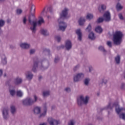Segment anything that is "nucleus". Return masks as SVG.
I'll list each match as a JSON object with an SVG mask.
<instances>
[{"instance_id": "1", "label": "nucleus", "mask_w": 125, "mask_h": 125, "mask_svg": "<svg viewBox=\"0 0 125 125\" xmlns=\"http://www.w3.org/2000/svg\"><path fill=\"white\" fill-rule=\"evenodd\" d=\"M28 21L31 25L30 30L32 31V33H36L37 31V25L41 26L42 24L44 23V20H43V18L42 17H40L39 21H37V19L34 14L29 16Z\"/></svg>"}, {"instance_id": "2", "label": "nucleus", "mask_w": 125, "mask_h": 125, "mask_svg": "<svg viewBox=\"0 0 125 125\" xmlns=\"http://www.w3.org/2000/svg\"><path fill=\"white\" fill-rule=\"evenodd\" d=\"M69 10L68 8H64L60 14V18L58 20L59 22V28L61 31H65L66 28H67V24L66 22H64L63 21L64 19H67L68 18V11Z\"/></svg>"}, {"instance_id": "3", "label": "nucleus", "mask_w": 125, "mask_h": 125, "mask_svg": "<svg viewBox=\"0 0 125 125\" xmlns=\"http://www.w3.org/2000/svg\"><path fill=\"white\" fill-rule=\"evenodd\" d=\"M114 108H115V111L118 115L120 114V113H121V112H123V113H124V114H125V107H120V105H119V103H118V102L114 103H109L108 105L104 108V109L105 110H108L109 109L110 110H112Z\"/></svg>"}, {"instance_id": "4", "label": "nucleus", "mask_w": 125, "mask_h": 125, "mask_svg": "<svg viewBox=\"0 0 125 125\" xmlns=\"http://www.w3.org/2000/svg\"><path fill=\"white\" fill-rule=\"evenodd\" d=\"M38 96L36 95H33V99L32 98L28 97L21 101V102L24 106H31V105H33L35 104L37 101H38Z\"/></svg>"}, {"instance_id": "5", "label": "nucleus", "mask_w": 125, "mask_h": 125, "mask_svg": "<svg viewBox=\"0 0 125 125\" xmlns=\"http://www.w3.org/2000/svg\"><path fill=\"white\" fill-rule=\"evenodd\" d=\"M123 32L121 31H116L113 35V41L114 44L119 45L122 43V40L123 39Z\"/></svg>"}, {"instance_id": "6", "label": "nucleus", "mask_w": 125, "mask_h": 125, "mask_svg": "<svg viewBox=\"0 0 125 125\" xmlns=\"http://www.w3.org/2000/svg\"><path fill=\"white\" fill-rule=\"evenodd\" d=\"M48 67H44L42 66V64L40 62H34L32 71H33V72L34 73H36V72H37L39 69H40V70H42V71H44V70Z\"/></svg>"}, {"instance_id": "7", "label": "nucleus", "mask_w": 125, "mask_h": 125, "mask_svg": "<svg viewBox=\"0 0 125 125\" xmlns=\"http://www.w3.org/2000/svg\"><path fill=\"white\" fill-rule=\"evenodd\" d=\"M88 100H89V97L86 96L84 97L83 96H81L77 99V103L79 106H82L83 104L86 105L88 103Z\"/></svg>"}, {"instance_id": "8", "label": "nucleus", "mask_w": 125, "mask_h": 125, "mask_svg": "<svg viewBox=\"0 0 125 125\" xmlns=\"http://www.w3.org/2000/svg\"><path fill=\"white\" fill-rule=\"evenodd\" d=\"M84 77V74L83 73H79L76 74L74 75L73 77V80L74 82H80V81H82V79H83Z\"/></svg>"}, {"instance_id": "9", "label": "nucleus", "mask_w": 125, "mask_h": 125, "mask_svg": "<svg viewBox=\"0 0 125 125\" xmlns=\"http://www.w3.org/2000/svg\"><path fill=\"white\" fill-rule=\"evenodd\" d=\"M103 18L105 22H110L111 21V13L109 11L104 12L103 15Z\"/></svg>"}, {"instance_id": "10", "label": "nucleus", "mask_w": 125, "mask_h": 125, "mask_svg": "<svg viewBox=\"0 0 125 125\" xmlns=\"http://www.w3.org/2000/svg\"><path fill=\"white\" fill-rule=\"evenodd\" d=\"M47 121L50 125H58L60 123L59 120H55L51 117L49 118Z\"/></svg>"}, {"instance_id": "11", "label": "nucleus", "mask_w": 125, "mask_h": 125, "mask_svg": "<svg viewBox=\"0 0 125 125\" xmlns=\"http://www.w3.org/2000/svg\"><path fill=\"white\" fill-rule=\"evenodd\" d=\"M24 75L25 76L26 79H27V80H28V81H32L34 77V75L30 71H26Z\"/></svg>"}, {"instance_id": "12", "label": "nucleus", "mask_w": 125, "mask_h": 125, "mask_svg": "<svg viewBox=\"0 0 125 125\" xmlns=\"http://www.w3.org/2000/svg\"><path fill=\"white\" fill-rule=\"evenodd\" d=\"M20 46L22 49H29L31 47V44L27 42H21L20 44Z\"/></svg>"}, {"instance_id": "13", "label": "nucleus", "mask_w": 125, "mask_h": 125, "mask_svg": "<svg viewBox=\"0 0 125 125\" xmlns=\"http://www.w3.org/2000/svg\"><path fill=\"white\" fill-rule=\"evenodd\" d=\"M9 111V109H8V108L7 107H6L3 109L2 115L5 120L8 119V117H9V115H8Z\"/></svg>"}, {"instance_id": "14", "label": "nucleus", "mask_w": 125, "mask_h": 125, "mask_svg": "<svg viewBox=\"0 0 125 125\" xmlns=\"http://www.w3.org/2000/svg\"><path fill=\"white\" fill-rule=\"evenodd\" d=\"M28 6L30 8V15H32V14L35 15V10H36V7H35V5L33 4L32 2H29Z\"/></svg>"}, {"instance_id": "15", "label": "nucleus", "mask_w": 125, "mask_h": 125, "mask_svg": "<svg viewBox=\"0 0 125 125\" xmlns=\"http://www.w3.org/2000/svg\"><path fill=\"white\" fill-rule=\"evenodd\" d=\"M107 6L105 4H101L99 6L98 10L101 13H103L104 10H106Z\"/></svg>"}, {"instance_id": "16", "label": "nucleus", "mask_w": 125, "mask_h": 125, "mask_svg": "<svg viewBox=\"0 0 125 125\" xmlns=\"http://www.w3.org/2000/svg\"><path fill=\"white\" fill-rule=\"evenodd\" d=\"M85 21H86L85 18L82 17L78 20V24L80 26H83L84 23H85Z\"/></svg>"}, {"instance_id": "17", "label": "nucleus", "mask_w": 125, "mask_h": 125, "mask_svg": "<svg viewBox=\"0 0 125 125\" xmlns=\"http://www.w3.org/2000/svg\"><path fill=\"white\" fill-rule=\"evenodd\" d=\"M0 56L1 59V62L2 64H3V65H5V64H6L7 62L5 54H4V53H2L0 54Z\"/></svg>"}, {"instance_id": "18", "label": "nucleus", "mask_w": 125, "mask_h": 125, "mask_svg": "<svg viewBox=\"0 0 125 125\" xmlns=\"http://www.w3.org/2000/svg\"><path fill=\"white\" fill-rule=\"evenodd\" d=\"M78 38V41H80V42H82V40L83 39V34L82 33V31L81 29H77L76 32Z\"/></svg>"}, {"instance_id": "19", "label": "nucleus", "mask_w": 125, "mask_h": 125, "mask_svg": "<svg viewBox=\"0 0 125 125\" xmlns=\"http://www.w3.org/2000/svg\"><path fill=\"white\" fill-rule=\"evenodd\" d=\"M65 47L67 50H70L72 48V42L70 40L65 42Z\"/></svg>"}, {"instance_id": "20", "label": "nucleus", "mask_w": 125, "mask_h": 125, "mask_svg": "<svg viewBox=\"0 0 125 125\" xmlns=\"http://www.w3.org/2000/svg\"><path fill=\"white\" fill-rule=\"evenodd\" d=\"M22 82H23V79L20 77H17L14 80L15 84H20L22 83Z\"/></svg>"}, {"instance_id": "21", "label": "nucleus", "mask_w": 125, "mask_h": 125, "mask_svg": "<svg viewBox=\"0 0 125 125\" xmlns=\"http://www.w3.org/2000/svg\"><path fill=\"white\" fill-rule=\"evenodd\" d=\"M42 109L40 107L36 106L33 109V112L36 115H38L41 113Z\"/></svg>"}, {"instance_id": "22", "label": "nucleus", "mask_w": 125, "mask_h": 125, "mask_svg": "<svg viewBox=\"0 0 125 125\" xmlns=\"http://www.w3.org/2000/svg\"><path fill=\"white\" fill-rule=\"evenodd\" d=\"M47 111V108L46 107V104H45V105H44L43 112L40 115V118H42V117H45Z\"/></svg>"}, {"instance_id": "23", "label": "nucleus", "mask_w": 125, "mask_h": 125, "mask_svg": "<svg viewBox=\"0 0 125 125\" xmlns=\"http://www.w3.org/2000/svg\"><path fill=\"white\" fill-rule=\"evenodd\" d=\"M95 31L97 33H98L99 34H101L102 32H103V29H102V28H101V26H98L95 28Z\"/></svg>"}, {"instance_id": "24", "label": "nucleus", "mask_w": 125, "mask_h": 125, "mask_svg": "<svg viewBox=\"0 0 125 125\" xmlns=\"http://www.w3.org/2000/svg\"><path fill=\"white\" fill-rule=\"evenodd\" d=\"M86 19L87 20H91L93 19V14L88 13L86 15Z\"/></svg>"}, {"instance_id": "25", "label": "nucleus", "mask_w": 125, "mask_h": 125, "mask_svg": "<svg viewBox=\"0 0 125 125\" xmlns=\"http://www.w3.org/2000/svg\"><path fill=\"white\" fill-rule=\"evenodd\" d=\"M88 38L90 39V40L93 41L95 40L96 37H95V35H94V33H93V32H91L88 35Z\"/></svg>"}, {"instance_id": "26", "label": "nucleus", "mask_w": 125, "mask_h": 125, "mask_svg": "<svg viewBox=\"0 0 125 125\" xmlns=\"http://www.w3.org/2000/svg\"><path fill=\"white\" fill-rule=\"evenodd\" d=\"M124 8V6L122 5L121 3H118L116 5V9L118 10V11H120L122 10Z\"/></svg>"}, {"instance_id": "27", "label": "nucleus", "mask_w": 125, "mask_h": 125, "mask_svg": "<svg viewBox=\"0 0 125 125\" xmlns=\"http://www.w3.org/2000/svg\"><path fill=\"white\" fill-rule=\"evenodd\" d=\"M11 113L12 114V115H14L15 113H16V108L15 107V106L12 105H11Z\"/></svg>"}, {"instance_id": "28", "label": "nucleus", "mask_w": 125, "mask_h": 125, "mask_svg": "<svg viewBox=\"0 0 125 125\" xmlns=\"http://www.w3.org/2000/svg\"><path fill=\"white\" fill-rule=\"evenodd\" d=\"M41 32L42 35H43L44 36H48L49 35L48 31H47V30L46 29H42Z\"/></svg>"}, {"instance_id": "29", "label": "nucleus", "mask_w": 125, "mask_h": 125, "mask_svg": "<svg viewBox=\"0 0 125 125\" xmlns=\"http://www.w3.org/2000/svg\"><path fill=\"white\" fill-rule=\"evenodd\" d=\"M115 61L116 64H120L121 63V57L118 55L115 58Z\"/></svg>"}, {"instance_id": "30", "label": "nucleus", "mask_w": 125, "mask_h": 125, "mask_svg": "<svg viewBox=\"0 0 125 125\" xmlns=\"http://www.w3.org/2000/svg\"><path fill=\"white\" fill-rule=\"evenodd\" d=\"M99 49L101 51H102V52H103L104 54H106V53H107V51H106V50H105V49L104 48V47H103L102 46H100L99 47Z\"/></svg>"}, {"instance_id": "31", "label": "nucleus", "mask_w": 125, "mask_h": 125, "mask_svg": "<svg viewBox=\"0 0 125 125\" xmlns=\"http://www.w3.org/2000/svg\"><path fill=\"white\" fill-rule=\"evenodd\" d=\"M50 92L49 91H44L42 93V96L43 97H46L49 95Z\"/></svg>"}, {"instance_id": "32", "label": "nucleus", "mask_w": 125, "mask_h": 125, "mask_svg": "<svg viewBox=\"0 0 125 125\" xmlns=\"http://www.w3.org/2000/svg\"><path fill=\"white\" fill-rule=\"evenodd\" d=\"M17 95L19 97H22L23 96V92L21 90H19L17 92Z\"/></svg>"}, {"instance_id": "33", "label": "nucleus", "mask_w": 125, "mask_h": 125, "mask_svg": "<svg viewBox=\"0 0 125 125\" xmlns=\"http://www.w3.org/2000/svg\"><path fill=\"white\" fill-rule=\"evenodd\" d=\"M5 24V21L3 20H0V28H2L3 26H4Z\"/></svg>"}, {"instance_id": "34", "label": "nucleus", "mask_w": 125, "mask_h": 125, "mask_svg": "<svg viewBox=\"0 0 125 125\" xmlns=\"http://www.w3.org/2000/svg\"><path fill=\"white\" fill-rule=\"evenodd\" d=\"M9 92H10V95H11V96H14V95H15V93H16V92L15 91V90H14V89H10Z\"/></svg>"}, {"instance_id": "35", "label": "nucleus", "mask_w": 125, "mask_h": 125, "mask_svg": "<svg viewBox=\"0 0 125 125\" xmlns=\"http://www.w3.org/2000/svg\"><path fill=\"white\" fill-rule=\"evenodd\" d=\"M119 118L120 119H122V120H124V121H125V113H122L121 114H119Z\"/></svg>"}, {"instance_id": "36", "label": "nucleus", "mask_w": 125, "mask_h": 125, "mask_svg": "<svg viewBox=\"0 0 125 125\" xmlns=\"http://www.w3.org/2000/svg\"><path fill=\"white\" fill-rule=\"evenodd\" d=\"M90 81V79L89 78H86L84 81V83L85 85H87L88 84L89 82Z\"/></svg>"}, {"instance_id": "37", "label": "nucleus", "mask_w": 125, "mask_h": 125, "mask_svg": "<svg viewBox=\"0 0 125 125\" xmlns=\"http://www.w3.org/2000/svg\"><path fill=\"white\" fill-rule=\"evenodd\" d=\"M104 21V18H99L98 19L97 22V23H102Z\"/></svg>"}, {"instance_id": "38", "label": "nucleus", "mask_w": 125, "mask_h": 125, "mask_svg": "<svg viewBox=\"0 0 125 125\" xmlns=\"http://www.w3.org/2000/svg\"><path fill=\"white\" fill-rule=\"evenodd\" d=\"M86 31L87 32H90V31H91V24L90 23L88 24V26L86 28Z\"/></svg>"}, {"instance_id": "39", "label": "nucleus", "mask_w": 125, "mask_h": 125, "mask_svg": "<svg viewBox=\"0 0 125 125\" xmlns=\"http://www.w3.org/2000/svg\"><path fill=\"white\" fill-rule=\"evenodd\" d=\"M118 17L120 19V20H124L125 18H124V16H123V14L119 13L118 14Z\"/></svg>"}, {"instance_id": "40", "label": "nucleus", "mask_w": 125, "mask_h": 125, "mask_svg": "<svg viewBox=\"0 0 125 125\" xmlns=\"http://www.w3.org/2000/svg\"><path fill=\"white\" fill-rule=\"evenodd\" d=\"M75 123L74 120H71L68 122V125H75Z\"/></svg>"}, {"instance_id": "41", "label": "nucleus", "mask_w": 125, "mask_h": 125, "mask_svg": "<svg viewBox=\"0 0 125 125\" xmlns=\"http://www.w3.org/2000/svg\"><path fill=\"white\" fill-rule=\"evenodd\" d=\"M55 40L56 41H57V42H59L61 41V37L59 36H57L55 37Z\"/></svg>"}, {"instance_id": "42", "label": "nucleus", "mask_w": 125, "mask_h": 125, "mask_svg": "<svg viewBox=\"0 0 125 125\" xmlns=\"http://www.w3.org/2000/svg\"><path fill=\"white\" fill-rule=\"evenodd\" d=\"M36 52V50L35 49H31L29 51L30 54H34Z\"/></svg>"}, {"instance_id": "43", "label": "nucleus", "mask_w": 125, "mask_h": 125, "mask_svg": "<svg viewBox=\"0 0 125 125\" xmlns=\"http://www.w3.org/2000/svg\"><path fill=\"white\" fill-rule=\"evenodd\" d=\"M88 68L89 69V72L90 73H91L92 72V71H93V67H92V66L91 65H89L88 66Z\"/></svg>"}, {"instance_id": "44", "label": "nucleus", "mask_w": 125, "mask_h": 125, "mask_svg": "<svg viewBox=\"0 0 125 125\" xmlns=\"http://www.w3.org/2000/svg\"><path fill=\"white\" fill-rule=\"evenodd\" d=\"M21 13H22V10L21 9H18L17 10V14L18 15H20Z\"/></svg>"}, {"instance_id": "45", "label": "nucleus", "mask_w": 125, "mask_h": 125, "mask_svg": "<svg viewBox=\"0 0 125 125\" xmlns=\"http://www.w3.org/2000/svg\"><path fill=\"white\" fill-rule=\"evenodd\" d=\"M106 44L107 45H108V46H109V47H112V42L110 41H107L106 42Z\"/></svg>"}, {"instance_id": "46", "label": "nucleus", "mask_w": 125, "mask_h": 125, "mask_svg": "<svg viewBox=\"0 0 125 125\" xmlns=\"http://www.w3.org/2000/svg\"><path fill=\"white\" fill-rule=\"evenodd\" d=\"M64 90L66 92H70V91H71V88H70V87H66L65 88Z\"/></svg>"}, {"instance_id": "47", "label": "nucleus", "mask_w": 125, "mask_h": 125, "mask_svg": "<svg viewBox=\"0 0 125 125\" xmlns=\"http://www.w3.org/2000/svg\"><path fill=\"white\" fill-rule=\"evenodd\" d=\"M26 22H27V18H26V17H24L23 19V24H26Z\"/></svg>"}, {"instance_id": "48", "label": "nucleus", "mask_w": 125, "mask_h": 125, "mask_svg": "<svg viewBox=\"0 0 125 125\" xmlns=\"http://www.w3.org/2000/svg\"><path fill=\"white\" fill-rule=\"evenodd\" d=\"M80 68V65H77L74 68V71H77Z\"/></svg>"}, {"instance_id": "49", "label": "nucleus", "mask_w": 125, "mask_h": 125, "mask_svg": "<svg viewBox=\"0 0 125 125\" xmlns=\"http://www.w3.org/2000/svg\"><path fill=\"white\" fill-rule=\"evenodd\" d=\"M121 88H122L123 89H125V83H122Z\"/></svg>"}, {"instance_id": "50", "label": "nucleus", "mask_w": 125, "mask_h": 125, "mask_svg": "<svg viewBox=\"0 0 125 125\" xmlns=\"http://www.w3.org/2000/svg\"><path fill=\"white\" fill-rule=\"evenodd\" d=\"M54 61L55 63H57L59 61V58H56Z\"/></svg>"}, {"instance_id": "51", "label": "nucleus", "mask_w": 125, "mask_h": 125, "mask_svg": "<svg viewBox=\"0 0 125 125\" xmlns=\"http://www.w3.org/2000/svg\"><path fill=\"white\" fill-rule=\"evenodd\" d=\"M45 9H44V10H43V11L42 13V15H44L45 14H46V12H45Z\"/></svg>"}, {"instance_id": "52", "label": "nucleus", "mask_w": 125, "mask_h": 125, "mask_svg": "<svg viewBox=\"0 0 125 125\" xmlns=\"http://www.w3.org/2000/svg\"><path fill=\"white\" fill-rule=\"evenodd\" d=\"M48 11H49L50 12H52V8L51 7H49V8H48Z\"/></svg>"}, {"instance_id": "53", "label": "nucleus", "mask_w": 125, "mask_h": 125, "mask_svg": "<svg viewBox=\"0 0 125 125\" xmlns=\"http://www.w3.org/2000/svg\"><path fill=\"white\" fill-rule=\"evenodd\" d=\"M104 83V79H102V80H101V81L99 82L100 84L101 83Z\"/></svg>"}, {"instance_id": "54", "label": "nucleus", "mask_w": 125, "mask_h": 125, "mask_svg": "<svg viewBox=\"0 0 125 125\" xmlns=\"http://www.w3.org/2000/svg\"><path fill=\"white\" fill-rule=\"evenodd\" d=\"M2 76V70H0V77H1Z\"/></svg>"}, {"instance_id": "55", "label": "nucleus", "mask_w": 125, "mask_h": 125, "mask_svg": "<svg viewBox=\"0 0 125 125\" xmlns=\"http://www.w3.org/2000/svg\"><path fill=\"white\" fill-rule=\"evenodd\" d=\"M39 125H47V124H46V123H41V124H40Z\"/></svg>"}, {"instance_id": "56", "label": "nucleus", "mask_w": 125, "mask_h": 125, "mask_svg": "<svg viewBox=\"0 0 125 125\" xmlns=\"http://www.w3.org/2000/svg\"><path fill=\"white\" fill-rule=\"evenodd\" d=\"M7 22V23H10V20H8Z\"/></svg>"}, {"instance_id": "57", "label": "nucleus", "mask_w": 125, "mask_h": 125, "mask_svg": "<svg viewBox=\"0 0 125 125\" xmlns=\"http://www.w3.org/2000/svg\"><path fill=\"white\" fill-rule=\"evenodd\" d=\"M61 48H64V45H61Z\"/></svg>"}, {"instance_id": "58", "label": "nucleus", "mask_w": 125, "mask_h": 125, "mask_svg": "<svg viewBox=\"0 0 125 125\" xmlns=\"http://www.w3.org/2000/svg\"><path fill=\"white\" fill-rule=\"evenodd\" d=\"M4 0H0V1L1 2H2V1H4Z\"/></svg>"}, {"instance_id": "59", "label": "nucleus", "mask_w": 125, "mask_h": 125, "mask_svg": "<svg viewBox=\"0 0 125 125\" xmlns=\"http://www.w3.org/2000/svg\"><path fill=\"white\" fill-rule=\"evenodd\" d=\"M47 18H48V19H49V18H50V17L49 16H48Z\"/></svg>"}, {"instance_id": "60", "label": "nucleus", "mask_w": 125, "mask_h": 125, "mask_svg": "<svg viewBox=\"0 0 125 125\" xmlns=\"http://www.w3.org/2000/svg\"><path fill=\"white\" fill-rule=\"evenodd\" d=\"M124 78L125 79V72H124Z\"/></svg>"}, {"instance_id": "61", "label": "nucleus", "mask_w": 125, "mask_h": 125, "mask_svg": "<svg viewBox=\"0 0 125 125\" xmlns=\"http://www.w3.org/2000/svg\"><path fill=\"white\" fill-rule=\"evenodd\" d=\"M0 31H1V28H0Z\"/></svg>"}]
</instances>
